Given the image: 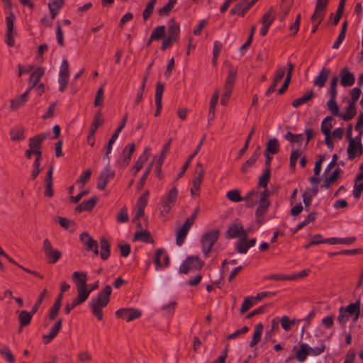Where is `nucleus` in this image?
I'll return each instance as SVG.
<instances>
[{"label":"nucleus","instance_id":"f03ea898","mask_svg":"<svg viewBox=\"0 0 363 363\" xmlns=\"http://www.w3.org/2000/svg\"><path fill=\"white\" fill-rule=\"evenodd\" d=\"M361 301L359 299L354 303H350L346 307H340L339 308V315L337 321L340 324L345 325L349 320L350 317H352L353 323H356L359 318L361 313Z\"/></svg>","mask_w":363,"mask_h":363},{"label":"nucleus","instance_id":"4c0bfd02","mask_svg":"<svg viewBox=\"0 0 363 363\" xmlns=\"http://www.w3.org/2000/svg\"><path fill=\"white\" fill-rule=\"evenodd\" d=\"M100 257L103 260H106L110 256V244L108 240L102 238L100 240Z\"/></svg>","mask_w":363,"mask_h":363},{"label":"nucleus","instance_id":"7c9ffc66","mask_svg":"<svg viewBox=\"0 0 363 363\" xmlns=\"http://www.w3.org/2000/svg\"><path fill=\"white\" fill-rule=\"evenodd\" d=\"M97 202L96 197H92L87 201H84L75 208L77 212L89 211L93 209Z\"/></svg>","mask_w":363,"mask_h":363},{"label":"nucleus","instance_id":"37998d69","mask_svg":"<svg viewBox=\"0 0 363 363\" xmlns=\"http://www.w3.org/2000/svg\"><path fill=\"white\" fill-rule=\"evenodd\" d=\"M330 97L327 102V107L328 110L330 111V113L333 116H340V113H339V106H337L335 99L337 96L330 95Z\"/></svg>","mask_w":363,"mask_h":363},{"label":"nucleus","instance_id":"aec40b11","mask_svg":"<svg viewBox=\"0 0 363 363\" xmlns=\"http://www.w3.org/2000/svg\"><path fill=\"white\" fill-rule=\"evenodd\" d=\"M48 134L41 133L29 139L28 148L34 152L41 150L42 144Z\"/></svg>","mask_w":363,"mask_h":363},{"label":"nucleus","instance_id":"f257e3e1","mask_svg":"<svg viewBox=\"0 0 363 363\" xmlns=\"http://www.w3.org/2000/svg\"><path fill=\"white\" fill-rule=\"evenodd\" d=\"M111 292L112 289L111 286L106 285L104 289L100 291L96 297L92 298L89 302L91 312L99 320L103 319L104 315L102 308L108 305Z\"/></svg>","mask_w":363,"mask_h":363},{"label":"nucleus","instance_id":"f704fd0d","mask_svg":"<svg viewBox=\"0 0 363 363\" xmlns=\"http://www.w3.org/2000/svg\"><path fill=\"white\" fill-rule=\"evenodd\" d=\"M263 328L264 325L262 323H259L255 326V332L250 342V347H254L260 341Z\"/></svg>","mask_w":363,"mask_h":363},{"label":"nucleus","instance_id":"f3484780","mask_svg":"<svg viewBox=\"0 0 363 363\" xmlns=\"http://www.w3.org/2000/svg\"><path fill=\"white\" fill-rule=\"evenodd\" d=\"M250 9L251 7L248 4V0H242L233 6L230 11V15H238L244 17Z\"/></svg>","mask_w":363,"mask_h":363},{"label":"nucleus","instance_id":"a211bd4d","mask_svg":"<svg viewBox=\"0 0 363 363\" xmlns=\"http://www.w3.org/2000/svg\"><path fill=\"white\" fill-rule=\"evenodd\" d=\"M227 238H245L247 236V233L243 229V226L241 224H233L231 225L226 231Z\"/></svg>","mask_w":363,"mask_h":363},{"label":"nucleus","instance_id":"c85d7f7f","mask_svg":"<svg viewBox=\"0 0 363 363\" xmlns=\"http://www.w3.org/2000/svg\"><path fill=\"white\" fill-rule=\"evenodd\" d=\"M45 69L43 67H38L30 77V86L28 89L30 91L39 84L40 78L43 76Z\"/></svg>","mask_w":363,"mask_h":363},{"label":"nucleus","instance_id":"5fc2aeb1","mask_svg":"<svg viewBox=\"0 0 363 363\" xmlns=\"http://www.w3.org/2000/svg\"><path fill=\"white\" fill-rule=\"evenodd\" d=\"M156 1L157 0H150L147 3L145 10L143 12V18L144 21H147L152 15L153 11H154V7H155Z\"/></svg>","mask_w":363,"mask_h":363},{"label":"nucleus","instance_id":"69168bd1","mask_svg":"<svg viewBox=\"0 0 363 363\" xmlns=\"http://www.w3.org/2000/svg\"><path fill=\"white\" fill-rule=\"evenodd\" d=\"M325 349V345L322 340L320 341V345L318 347H309V354L313 356H318L323 353Z\"/></svg>","mask_w":363,"mask_h":363},{"label":"nucleus","instance_id":"9b49d317","mask_svg":"<svg viewBox=\"0 0 363 363\" xmlns=\"http://www.w3.org/2000/svg\"><path fill=\"white\" fill-rule=\"evenodd\" d=\"M116 315L117 317L125 320L127 322H130L135 319L139 318L142 312L140 310L133 308H123L118 309Z\"/></svg>","mask_w":363,"mask_h":363},{"label":"nucleus","instance_id":"6e6d98bb","mask_svg":"<svg viewBox=\"0 0 363 363\" xmlns=\"http://www.w3.org/2000/svg\"><path fill=\"white\" fill-rule=\"evenodd\" d=\"M129 220L128 208L126 206L121 208L116 216V222L118 223H126Z\"/></svg>","mask_w":363,"mask_h":363},{"label":"nucleus","instance_id":"ddd939ff","mask_svg":"<svg viewBox=\"0 0 363 363\" xmlns=\"http://www.w3.org/2000/svg\"><path fill=\"white\" fill-rule=\"evenodd\" d=\"M169 257L165 253L163 248L157 249L155 251L154 263L156 266V270L167 267L169 264Z\"/></svg>","mask_w":363,"mask_h":363},{"label":"nucleus","instance_id":"2f4dec72","mask_svg":"<svg viewBox=\"0 0 363 363\" xmlns=\"http://www.w3.org/2000/svg\"><path fill=\"white\" fill-rule=\"evenodd\" d=\"M29 92H30V89H28L23 94H22L21 96H19L18 98L11 100V106L12 110L16 111L27 101V100L28 99Z\"/></svg>","mask_w":363,"mask_h":363},{"label":"nucleus","instance_id":"c03bdc74","mask_svg":"<svg viewBox=\"0 0 363 363\" xmlns=\"http://www.w3.org/2000/svg\"><path fill=\"white\" fill-rule=\"evenodd\" d=\"M104 119L102 116L101 111H98L93 118V122L90 128V131L96 133L97 128L103 124Z\"/></svg>","mask_w":363,"mask_h":363},{"label":"nucleus","instance_id":"412c9836","mask_svg":"<svg viewBox=\"0 0 363 363\" xmlns=\"http://www.w3.org/2000/svg\"><path fill=\"white\" fill-rule=\"evenodd\" d=\"M330 73L331 71L330 68L323 67L318 75L315 78L313 85L318 88H323L325 86Z\"/></svg>","mask_w":363,"mask_h":363},{"label":"nucleus","instance_id":"603ef678","mask_svg":"<svg viewBox=\"0 0 363 363\" xmlns=\"http://www.w3.org/2000/svg\"><path fill=\"white\" fill-rule=\"evenodd\" d=\"M165 30L166 28L164 26H160L155 28L150 35L152 36V39L157 40L164 38L165 35Z\"/></svg>","mask_w":363,"mask_h":363},{"label":"nucleus","instance_id":"cd10ccee","mask_svg":"<svg viewBox=\"0 0 363 363\" xmlns=\"http://www.w3.org/2000/svg\"><path fill=\"white\" fill-rule=\"evenodd\" d=\"M62 320L60 318L56 323L51 328L50 333L48 335H44L43 336V339L44 340V342L45 344L50 342L52 339H54L57 333H59L61 327H62Z\"/></svg>","mask_w":363,"mask_h":363},{"label":"nucleus","instance_id":"de8ad7c7","mask_svg":"<svg viewBox=\"0 0 363 363\" xmlns=\"http://www.w3.org/2000/svg\"><path fill=\"white\" fill-rule=\"evenodd\" d=\"M177 0H169L168 3L158 9V13L160 16H167L169 14L173 7L177 4Z\"/></svg>","mask_w":363,"mask_h":363},{"label":"nucleus","instance_id":"a878e982","mask_svg":"<svg viewBox=\"0 0 363 363\" xmlns=\"http://www.w3.org/2000/svg\"><path fill=\"white\" fill-rule=\"evenodd\" d=\"M260 154V147L258 146L254 151L251 157L243 164L242 167H241V172L242 173H246L247 172H248L249 169L255 164Z\"/></svg>","mask_w":363,"mask_h":363},{"label":"nucleus","instance_id":"13d9d810","mask_svg":"<svg viewBox=\"0 0 363 363\" xmlns=\"http://www.w3.org/2000/svg\"><path fill=\"white\" fill-rule=\"evenodd\" d=\"M317 213L315 212H311L309 213L307 217L303 220L301 223H299L296 229V231H298L302 229L303 227L307 225L308 223L313 222L316 218Z\"/></svg>","mask_w":363,"mask_h":363},{"label":"nucleus","instance_id":"72a5a7b5","mask_svg":"<svg viewBox=\"0 0 363 363\" xmlns=\"http://www.w3.org/2000/svg\"><path fill=\"white\" fill-rule=\"evenodd\" d=\"M309 354V346L306 343H301L299 349L296 352V358L300 362H304Z\"/></svg>","mask_w":363,"mask_h":363},{"label":"nucleus","instance_id":"e2e57ef3","mask_svg":"<svg viewBox=\"0 0 363 363\" xmlns=\"http://www.w3.org/2000/svg\"><path fill=\"white\" fill-rule=\"evenodd\" d=\"M91 174V169H86L77 180V183L80 184V187H83L90 179Z\"/></svg>","mask_w":363,"mask_h":363},{"label":"nucleus","instance_id":"2eb2a0df","mask_svg":"<svg viewBox=\"0 0 363 363\" xmlns=\"http://www.w3.org/2000/svg\"><path fill=\"white\" fill-rule=\"evenodd\" d=\"M135 149V146L134 143H128L125 145L122 151L121 158L118 161V164L121 167L124 168L128 165Z\"/></svg>","mask_w":363,"mask_h":363},{"label":"nucleus","instance_id":"b1692460","mask_svg":"<svg viewBox=\"0 0 363 363\" xmlns=\"http://www.w3.org/2000/svg\"><path fill=\"white\" fill-rule=\"evenodd\" d=\"M236 70H235L233 67H230L224 86L225 93H228L231 94L233 88L234 86V83L236 79Z\"/></svg>","mask_w":363,"mask_h":363},{"label":"nucleus","instance_id":"3c124183","mask_svg":"<svg viewBox=\"0 0 363 363\" xmlns=\"http://www.w3.org/2000/svg\"><path fill=\"white\" fill-rule=\"evenodd\" d=\"M77 289V296L74 298L79 304L84 303L87 298L89 297L91 290H88L87 288L85 289Z\"/></svg>","mask_w":363,"mask_h":363},{"label":"nucleus","instance_id":"49530a36","mask_svg":"<svg viewBox=\"0 0 363 363\" xmlns=\"http://www.w3.org/2000/svg\"><path fill=\"white\" fill-rule=\"evenodd\" d=\"M33 315L26 311H21L18 315V320L21 327H24L30 324Z\"/></svg>","mask_w":363,"mask_h":363},{"label":"nucleus","instance_id":"79ce46f5","mask_svg":"<svg viewBox=\"0 0 363 363\" xmlns=\"http://www.w3.org/2000/svg\"><path fill=\"white\" fill-rule=\"evenodd\" d=\"M315 94L313 90H311L309 92L306 93L303 96L300 98H298L292 101V106L295 108L298 107L299 106L307 103L312 98H313Z\"/></svg>","mask_w":363,"mask_h":363},{"label":"nucleus","instance_id":"052dcab7","mask_svg":"<svg viewBox=\"0 0 363 363\" xmlns=\"http://www.w3.org/2000/svg\"><path fill=\"white\" fill-rule=\"evenodd\" d=\"M256 303L254 297H247L245 298L240 308V313H244Z\"/></svg>","mask_w":363,"mask_h":363},{"label":"nucleus","instance_id":"4d7b16f0","mask_svg":"<svg viewBox=\"0 0 363 363\" xmlns=\"http://www.w3.org/2000/svg\"><path fill=\"white\" fill-rule=\"evenodd\" d=\"M345 1L346 0H340L339 3L338 8L335 12V15L333 20V24L335 26H336L339 23L341 18L345 5Z\"/></svg>","mask_w":363,"mask_h":363},{"label":"nucleus","instance_id":"e433bc0d","mask_svg":"<svg viewBox=\"0 0 363 363\" xmlns=\"http://www.w3.org/2000/svg\"><path fill=\"white\" fill-rule=\"evenodd\" d=\"M357 113V108L355 104L349 103L345 113H340V117L345 121L352 120Z\"/></svg>","mask_w":363,"mask_h":363},{"label":"nucleus","instance_id":"a18cd8bd","mask_svg":"<svg viewBox=\"0 0 363 363\" xmlns=\"http://www.w3.org/2000/svg\"><path fill=\"white\" fill-rule=\"evenodd\" d=\"M10 136L13 142L23 140L25 139L24 129L23 128H13L10 131Z\"/></svg>","mask_w":363,"mask_h":363},{"label":"nucleus","instance_id":"09e8293b","mask_svg":"<svg viewBox=\"0 0 363 363\" xmlns=\"http://www.w3.org/2000/svg\"><path fill=\"white\" fill-rule=\"evenodd\" d=\"M271 169L266 168L262 175L259 179L258 186L262 188H267L270 180Z\"/></svg>","mask_w":363,"mask_h":363},{"label":"nucleus","instance_id":"0e129e2a","mask_svg":"<svg viewBox=\"0 0 363 363\" xmlns=\"http://www.w3.org/2000/svg\"><path fill=\"white\" fill-rule=\"evenodd\" d=\"M363 191V182L354 180V190L352 194L355 199H359Z\"/></svg>","mask_w":363,"mask_h":363},{"label":"nucleus","instance_id":"6ab92c4d","mask_svg":"<svg viewBox=\"0 0 363 363\" xmlns=\"http://www.w3.org/2000/svg\"><path fill=\"white\" fill-rule=\"evenodd\" d=\"M339 77L340 84L344 87L351 86L354 84L355 77L347 67H344L340 70Z\"/></svg>","mask_w":363,"mask_h":363},{"label":"nucleus","instance_id":"473e14b6","mask_svg":"<svg viewBox=\"0 0 363 363\" xmlns=\"http://www.w3.org/2000/svg\"><path fill=\"white\" fill-rule=\"evenodd\" d=\"M73 279L77 280L76 286L77 289H85L87 288L86 281L87 275L85 272H75L72 274Z\"/></svg>","mask_w":363,"mask_h":363},{"label":"nucleus","instance_id":"ea45409f","mask_svg":"<svg viewBox=\"0 0 363 363\" xmlns=\"http://www.w3.org/2000/svg\"><path fill=\"white\" fill-rule=\"evenodd\" d=\"M340 173V168L335 169L334 170V172H333V174L330 177H326L324 179V182H323V184L321 185V187L325 188V189H329L330 187L331 184L339 178Z\"/></svg>","mask_w":363,"mask_h":363},{"label":"nucleus","instance_id":"a19ab883","mask_svg":"<svg viewBox=\"0 0 363 363\" xmlns=\"http://www.w3.org/2000/svg\"><path fill=\"white\" fill-rule=\"evenodd\" d=\"M334 121L332 116H327L323 120L320 129L324 135L331 134V129Z\"/></svg>","mask_w":363,"mask_h":363},{"label":"nucleus","instance_id":"bb28decb","mask_svg":"<svg viewBox=\"0 0 363 363\" xmlns=\"http://www.w3.org/2000/svg\"><path fill=\"white\" fill-rule=\"evenodd\" d=\"M329 0H317L313 18H324Z\"/></svg>","mask_w":363,"mask_h":363},{"label":"nucleus","instance_id":"338daca9","mask_svg":"<svg viewBox=\"0 0 363 363\" xmlns=\"http://www.w3.org/2000/svg\"><path fill=\"white\" fill-rule=\"evenodd\" d=\"M301 155L300 150H294L290 155V167L294 169L298 157Z\"/></svg>","mask_w":363,"mask_h":363},{"label":"nucleus","instance_id":"dca6fc26","mask_svg":"<svg viewBox=\"0 0 363 363\" xmlns=\"http://www.w3.org/2000/svg\"><path fill=\"white\" fill-rule=\"evenodd\" d=\"M180 26L174 18H171L167 23V37L174 43L179 39Z\"/></svg>","mask_w":363,"mask_h":363},{"label":"nucleus","instance_id":"4be33fe9","mask_svg":"<svg viewBox=\"0 0 363 363\" xmlns=\"http://www.w3.org/2000/svg\"><path fill=\"white\" fill-rule=\"evenodd\" d=\"M150 151V148L146 147L143 153L138 157V160L135 162L134 165L131 169L133 176H135L138 174V172L143 168L145 162L148 160Z\"/></svg>","mask_w":363,"mask_h":363},{"label":"nucleus","instance_id":"0eeeda50","mask_svg":"<svg viewBox=\"0 0 363 363\" xmlns=\"http://www.w3.org/2000/svg\"><path fill=\"white\" fill-rule=\"evenodd\" d=\"M204 262L198 256L188 257L180 265L179 272L187 274L190 271L198 270L202 268Z\"/></svg>","mask_w":363,"mask_h":363},{"label":"nucleus","instance_id":"9d476101","mask_svg":"<svg viewBox=\"0 0 363 363\" xmlns=\"http://www.w3.org/2000/svg\"><path fill=\"white\" fill-rule=\"evenodd\" d=\"M348 159L353 160L356 157L361 156L362 154V145L361 143V138L356 137L349 141L347 147Z\"/></svg>","mask_w":363,"mask_h":363},{"label":"nucleus","instance_id":"58836bf2","mask_svg":"<svg viewBox=\"0 0 363 363\" xmlns=\"http://www.w3.org/2000/svg\"><path fill=\"white\" fill-rule=\"evenodd\" d=\"M279 151V143L277 138H272L268 140L264 152L275 155Z\"/></svg>","mask_w":363,"mask_h":363},{"label":"nucleus","instance_id":"8fccbe9b","mask_svg":"<svg viewBox=\"0 0 363 363\" xmlns=\"http://www.w3.org/2000/svg\"><path fill=\"white\" fill-rule=\"evenodd\" d=\"M153 164H154V162L152 161L149 164L148 166L147 167L145 172L143 173V176L141 177L140 181L138 182L137 184V188L138 189H140L143 187V186L145 185V182H146V180L152 169V166H153Z\"/></svg>","mask_w":363,"mask_h":363},{"label":"nucleus","instance_id":"5701e85b","mask_svg":"<svg viewBox=\"0 0 363 363\" xmlns=\"http://www.w3.org/2000/svg\"><path fill=\"white\" fill-rule=\"evenodd\" d=\"M191 226L192 225L189 224V222L185 220L182 227L177 230L176 239L177 245L181 246L183 245L184 239L186 238Z\"/></svg>","mask_w":363,"mask_h":363},{"label":"nucleus","instance_id":"864d4df0","mask_svg":"<svg viewBox=\"0 0 363 363\" xmlns=\"http://www.w3.org/2000/svg\"><path fill=\"white\" fill-rule=\"evenodd\" d=\"M226 197L232 202L238 203L243 201L238 189L229 191L226 194Z\"/></svg>","mask_w":363,"mask_h":363},{"label":"nucleus","instance_id":"bf43d9fd","mask_svg":"<svg viewBox=\"0 0 363 363\" xmlns=\"http://www.w3.org/2000/svg\"><path fill=\"white\" fill-rule=\"evenodd\" d=\"M0 354L6 359V361H8L10 363H13L15 361L14 356L13 355L12 352H11L10 349L4 345L1 347L0 350Z\"/></svg>","mask_w":363,"mask_h":363},{"label":"nucleus","instance_id":"774afa93","mask_svg":"<svg viewBox=\"0 0 363 363\" xmlns=\"http://www.w3.org/2000/svg\"><path fill=\"white\" fill-rule=\"evenodd\" d=\"M69 63L67 60L64 59L62 62V64H61V66L60 68L59 76L69 77Z\"/></svg>","mask_w":363,"mask_h":363},{"label":"nucleus","instance_id":"39448f33","mask_svg":"<svg viewBox=\"0 0 363 363\" xmlns=\"http://www.w3.org/2000/svg\"><path fill=\"white\" fill-rule=\"evenodd\" d=\"M3 1L4 2L6 7L9 9V15L6 17V43L8 45V46L13 47L15 44L13 35L16 34V32L13 31V22L16 19V17L11 9V0H3Z\"/></svg>","mask_w":363,"mask_h":363},{"label":"nucleus","instance_id":"680f3d73","mask_svg":"<svg viewBox=\"0 0 363 363\" xmlns=\"http://www.w3.org/2000/svg\"><path fill=\"white\" fill-rule=\"evenodd\" d=\"M134 239L138 240L140 239L142 241L145 242H152V240L150 237V234L147 231H138L136 232L134 235Z\"/></svg>","mask_w":363,"mask_h":363},{"label":"nucleus","instance_id":"c756f323","mask_svg":"<svg viewBox=\"0 0 363 363\" xmlns=\"http://www.w3.org/2000/svg\"><path fill=\"white\" fill-rule=\"evenodd\" d=\"M205 170L201 163H198L195 169L193 185L201 187L204 177Z\"/></svg>","mask_w":363,"mask_h":363},{"label":"nucleus","instance_id":"c9c22d12","mask_svg":"<svg viewBox=\"0 0 363 363\" xmlns=\"http://www.w3.org/2000/svg\"><path fill=\"white\" fill-rule=\"evenodd\" d=\"M356 240L355 237H349L345 238H328L323 240L324 243H328L330 245H336V244H344V245H350L353 243Z\"/></svg>","mask_w":363,"mask_h":363},{"label":"nucleus","instance_id":"423d86ee","mask_svg":"<svg viewBox=\"0 0 363 363\" xmlns=\"http://www.w3.org/2000/svg\"><path fill=\"white\" fill-rule=\"evenodd\" d=\"M177 194V187L174 186L164 197L162 198L160 213L162 216H165L169 213L171 208L174 206L176 203Z\"/></svg>","mask_w":363,"mask_h":363},{"label":"nucleus","instance_id":"f8f14e48","mask_svg":"<svg viewBox=\"0 0 363 363\" xmlns=\"http://www.w3.org/2000/svg\"><path fill=\"white\" fill-rule=\"evenodd\" d=\"M80 241L85 246L86 251H92L95 256H98L99 245L96 240H94L88 233H82L79 236Z\"/></svg>","mask_w":363,"mask_h":363},{"label":"nucleus","instance_id":"7ed1b4c3","mask_svg":"<svg viewBox=\"0 0 363 363\" xmlns=\"http://www.w3.org/2000/svg\"><path fill=\"white\" fill-rule=\"evenodd\" d=\"M220 232L218 229L208 231L201 238L202 251L205 257H209L213 245L218 241Z\"/></svg>","mask_w":363,"mask_h":363},{"label":"nucleus","instance_id":"6e6552de","mask_svg":"<svg viewBox=\"0 0 363 363\" xmlns=\"http://www.w3.org/2000/svg\"><path fill=\"white\" fill-rule=\"evenodd\" d=\"M259 200L258 202V206L255 211V216L257 220L261 222L263 216L267 213L270 202L269 200V192L267 190H264L259 193Z\"/></svg>","mask_w":363,"mask_h":363},{"label":"nucleus","instance_id":"393cba45","mask_svg":"<svg viewBox=\"0 0 363 363\" xmlns=\"http://www.w3.org/2000/svg\"><path fill=\"white\" fill-rule=\"evenodd\" d=\"M65 0H50L48 3V8L50 12L51 18L53 20L59 13L60 9L62 8Z\"/></svg>","mask_w":363,"mask_h":363},{"label":"nucleus","instance_id":"1a4fd4ad","mask_svg":"<svg viewBox=\"0 0 363 363\" xmlns=\"http://www.w3.org/2000/svg\"><path fill=\"white\" fill-rule=\"evenodd\" d=\"M43 251L49 264L56 263L62 257V252L57 249H54L48 238L43 241Z\"/></svg>","mask_w":363,"mask_h":363},{"label":"nucleus","instance_id":"20e7f679","mask_svg":"<svg viewBox=\"0 0 363 363\" xmlns=\"http://www.w3.org/2000/svg\"><path fill=\"white\" fill-rule=\"evenodd\" d=\"M3 1L4 2L6 7L9 9V15L6 17V43L8 45V46L13 47L15 44L13 35L16 34V32L13 31V22L16 19V17L11 9V0H3Z\"/></svg>","mask_w":363,"mask_h":363},{"label":"nucleus","instance_id":"4468645a","mask_svg":"<svg viewBox=\"0 0 363 363\" xmlns=\"http://www.w3.org/2000/svg\"><path fill=\"white\" fill-rule=\"evenodd\" d=\"M115 177L114 171L111 170L110 167L106 166L99 177L97 182V188L100 190L105 189L108 182Z\"/></svg>","mask_w":363,"mask_h":363}]
</instances>
